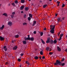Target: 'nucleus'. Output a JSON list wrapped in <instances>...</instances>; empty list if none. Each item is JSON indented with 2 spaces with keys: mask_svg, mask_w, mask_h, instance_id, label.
Instances as JSON below:
<instances>
[{
  "mask_svg": "<svg viewBox=\"0 0 67 67\" xmlns=\"http://www.w3.org/2000/svg\"><path fill=\"white\" fill-rule=\"evenodd\" d=\"M54 64L55 65H62V63L61 62H60L58 60H57L56 62Z\"/></svg>",
  "mask_w": 67,
  "mask_h": 67,
  "instance_id": "f257e3e1",
  "label": "nucleus"
},
{
  "mask_svg": "<svg viewBox=\"0 0 67 67\" xmlns=\"http://www.w3.org/2000/svg\"><path fill=\"white\" fill-rule=\"evenodd\" d=\"M4 51H5V52H6L7 51V48L6 46H4L3 47Z\"/></svg>",
  "mask_w": 67,
  "mask_h": 67,
  "instance_id": "f03ea898",
  "label": "nucleus"
},
{
  "mask_svg": "<svg viewBox=\"0 0 67 67\" xmlns=\"http://www.w3.org/2000/svg\"><path fill=\"white\" fill-rule=\"evenodd\" d=\"M50 32H51V34H53L54 33V28L52 29L50 31Z\"/></svg>",
  "mask_w": 67,
  "mask_h": 67,
  "instance_id": "7ed1b4c3",
  "label": "nucleus"
},
{
  "mask_svg": "<svg viewBox=\"0 0 67 67\" xmlns=\"http://www.w3.org/2000/svg\"><path fill=\"white\" fill-rule=\"evenodd\" d=\"M8 25H9V26H11L12 24V22L11 21H9L8 22Z\"/></svg>",
  "mask_w": 67,
  "mask_h": 67,
  "instance_id": "20e7f679",
  "label": "nucleus"
},
{
  "mask_svg": "<svg viewBox=\"0 0 67 67\" xmlns=\"http://www.w3.org/2000/svg\"><path fill=\"white\" fill-rule=\"evenodd\" d=\"M0 40L1 41H4V37H2L1 36H0Z\"/></svg>",
  "mask_w": 67,
  "mask_h": 67,
  "instance_id": "39448f33",
  "label": "nucleus"
},
{
  "mask_svg": "<svg viewBox=\"0 0 67 67\" xmlns=\"http://www.w3.org/2000/svg\"><path fill=\"white\" fill-rule=\"evenodd\" d=\"M25 41H27V40H30V38H27L26 37L25 38Z\"/></svg>",
  "mask_w": 67,
  "mask_h": 67,
  "instance_id": "423d86ee",
  "label": "nucleus"
},
{
  "mask_svg": "<svg viewBox=\"0 0 67 67\" xmlns=\"http://www.w3.org/2000/svg\"><path fill=\"white\" fill-rule=\"evenodd\" d=\"M57 49L58 51H59V52H60L61 51V49H60V48H59V47L58 46L57 47Z\"/></svg>",
  "mask_w": 67,
  "mask_h": 67,
  "instance_id": "0eeeda50",
  "label": "nucleus"
},
{
  "mask_svg": "<svg viewBox=\"0 0 67 67\" xmlns=\"http://www.w3.org/2000/svg\"><path fill=\"white\" fill-rule=\"evenodd\" d=\"M4 25H3L0 28V29L1 30H2L4 29Z\"/></svg>",
  "mask_w": 67,
  "mask_h": 67,
  "instance_id": "6e6552de",
  "label": "nucleus"
},
{
  "mask_svg": "<svg viewBox=\"0 0 67 67\" xmlns=\"http://www.w3.org/2000/svg\"><path fill=\"white\" fill-rule=\"evenodd\" d=\"M23 24V26H24V25H25V26H27V24L25 22Z\"/></svg>",
  "mask_w": 67,
  "mask_h": 67,
  "instance_id": "1a4fd4ad",
  "label": "nucleus"
},
{
  "mask_svg": "<svg viewBox=\"0 0 67 67\" xmlns=\"http://www.w3.org/2000/svg\"><path fill=\"white\" fill-rule=\"evenodd\" d=\"M18 47L16 46H15L13 48V49L14 50H16L17 49Z\"/></svg>",
  "mask_w": 67,
  "mask_h": 67,
  "instance_id": "9d476101",
  "label": "nucleus"
},
{
  "mask_svg": "<svg viewBox=\"0 0 67 67\" xmlns=\"http://www.w3.org/2000/svg\"><path fill=\"white\" fill-rule=\"evenodd\" d=\"M36 21H34L33 24H32V26H33L34 25H35V24H36Z\"/></svg>",
  "mask_w": 67,
  "mask_h": 67,
  "instance_id": "9b49d317",
  "label": "nucleus"
},
{
  "mask_svg": "<svg viewBox=\"0 0 67 67\" xmlns=\"http://www.w3.org/2000/svg\"><path fill=\"white\" fill-rule=\"evenodd\" d=\"M50 42L51 44H53L54 43V41L53 40H51V41H50Z\"/></svg>",
  "mask_w": 67,
  "mask_h": 67,
  "instance_id": "f8f14e48",
  "label": "nucleus"
},
{
  "mask_svg": "<svg viewBox=\"0 0 67 67\" xmlns=\"http://www.w3.org/2000/svg\"><path fill=\"white\" fill-rule=\"evenodd\" d=\"M23 43L24 44H26V41L25 40L23 41Z\"/></svg>",
  "mask_w": 67,
  "mask_h": 67,
  "instance_id": "ddd939ff",
  "label": "nucleus"
},
{
  "mask_svg": "<svg viewBox=\"0 0 67 67\" xmlns=\"http://www.w3.org/2000/svg\"><path fill=\"white\" fill-rule=\"evenodd\" d=\"M3 15H4V16H7V15H8V14L7 13H4L3 14Z\"/></svg>",
  "mask_w": 67,
  "mask_h": 67,
  "instance_id": "4468645a",
  "label": "nucleus"
},
{
  "mask_svg": "<svg viewBox=\"0 0 67 67\" xmlns=\"http://www.w3.org/2000/svg\"><path fill=\"white\" fill-rule=\"evenodd\" d=\"M41 40L42 42V43H43V44H45V42H44V41H43V40H42V39H41Z\"/></svg>",
  "mask_w": 67,
  "mask_h": 67,
  "instance_id": "2eb2a0df",
  "label": "nucleus"
},
{
  "mask_svg": "<svg viewBox=\"0 0 67 67\" xmlns=\"http://www.w3.org/2000/svg\"><path fill=\"white\" fill-rule=\"evenodd\" d=\"M34 39L33 37L30 38V40H31V41H34Z\"/></svg>",
  "mask_w": 67,
  "mask_h": 67,
  "instance_id": "dca6fc26",
  "label": "nucleus"
},
{
  "mask_svg": "<svg viewBox=\"0 0 67 67\" xmlns=\"http://www.w3.org/2000/svg\"><path fill=\"white\" fill-rule=\"evenodd\" d=\"M15 38H18L19 37V35H15Z\"/></svg>",
  "mask_w": 67,
  "mask_h": 67,
  "instance_id": "f3484780",
  "label": "nucleus"
},
{
  "mask_svg": "<svg viewBox=\"0 0 67 67\" xmlns=\"http://www.w3.org/2000/svg\"><path fill=\"white\" fill-rule=\"evenodd\" d=\"M24 8V6H21L20 7V9L21 10H23V9Z\"/></svg>",
  "mask_w": 67,
  "mask_h": 67,
  "instance_id": "a211bd4d",
  "label": "nucleus"
},
{
  "mask_svg": "<svg viewBox=\"0 0 67 67\" xmlns=\"http://www.w3.org/2000/svg\"><path fill=\"white\" fill-rule=\"evenodd\" d=\"M53 43H54V44H56V43H57V41L56 40H54L53 41Z\"/></svg>",
  "mask_w": 67,
  "mask_h": 67,
  "instance_id": "6ab92c4d",
  "label": "nucleus"
},
{
  "mask_svg": "<svg viewBox=\"0 0 67 67\" xmlns=\"http://www.w3.org/2000/svg\"><path fill=\"white\" fill-rule=\"evenodd\" d=\"M57 3L58 4L57 5V6L58 7L59 6V4H60V2L58 1L57 2Z\"/></svg>",
  "mask_w": 67,
  "mask_h": 67,
  "instance_id": "aec40b11",
  "label": "nucleus"
},
{
  "mask_svg": "<svg viewBox=\"0 0 67 67\" xmlns=\"http://www.w3.org/2000/svg\"><path fill=\"white\" fill-rule=\"evenodd\" d=\"M25 9L26 11H28V10L29 9L28 7H26L25 8Z\"/></svg>",
  "mask_w": 67,
  "mask_h": 67,
  "instance_id": "412c9836",
  "label": "nucleus"
},
{
  "mask_svg": "<svg viewBox=\"0 0 67 67\" xmlns=\"http://www.w3.org/2000/svg\"><path fill=\"white\" fill-rule=\"evenodd\" d=\"M24 2H25L24 0H21V3H24Z\"/></svg>",
  "mask_w": 67,
  "mask_h": 67,
  "instance_id": "4be33fe9",
  "label": "nucleus"
},
{
  "mask_svg": "<svg viewBox=\"0 0 67 67\" xmlns=\"http://www.w3.org/2000/svg\"><path fill=\"white\" fill-rule=\"evenodd\" d=\"M29 15L30 18H32V14H29Z\"/></svg>",
  "mask_w": 67,
  "mask_h": 67,
  "instance_id": "5701e85b",
  "label": "nucleus"
},
{
  "mask_svg": "<svg viewBox=\"0 0 67 67\" xmlns=\"http://www.w3.org/2000/svg\"><path fill=\"white\" fill-rule=\"evenodd\" d=\"M35 59L37 60V59H38V57L37 56H36L35 58Z\"/></svg>",
  "mask_w": 67,
  "mask_h": 67,
  "instance_id": "b1692460",
  "label": "nucleus"
},
{
  "mask_svg": "<svg viewBox=\"0 0 67 67\" xmlns=\"http://www.w3.org/2000/svg\"><path fill=\"white\" fill-rule=\"evenodd\" d=\"M60 18H58L57 19L58 22H59V21H60Z\"/></svg>",
  "mask_w": 67,
  "mask_h": 67,
  "instance_id": "393cba45",
  "label": "nucleus"
},
{
  "mask_svg": "<svg viewBox=\"0 0 67 67\" xmlns=\"http://www.w3.org/2000/svg\"><path fill=\"white\" fill-rule=\"evenodd\" d=\"M49 49V47H47L46 48V50L47 51H48Z\"/></svg>",
  "mask_w": 67,
  "mask_h": 67,
  "instance_id": "a878e982",
  "label": "nucleus"
},
{
  "mask_svg": "<svg viewBox=\"0 0 67 67\" xmlns=\"http://www.w3.org/2000/svg\"><path fill=\"white\" fill-rule=\"evenodd\" d=\"M14 15H11V17L12 18H14Z\"/></svg>",
  "mask_w": 67,
  "mask_h": 67,
  "instance_id": "bb28decb",
  "label": "nucleus"
},
{
  "mask_svg": "<svg viewBox=\"0 0 67 67\" xmlns=\"http://www.w3.org/2000/svg\"><path fill=\"white\" fill-rule=\"evenodd\" d=\"M50 29H53V25H51L50 26Z\"/></svg>",
  "mask_w": 67,
  "mask_h": 67,
  "instance_id": "cd10ccee",
  "label": "nucleus"
},
{
  "mask_svg": "<svg viewBox=\"0 0 67 67\" xmlns=\"http://www.w3.org/2000/svg\"><path fill=\"white\" fill-rule=\"evenodd\" d=\"M31 18H30V17H28V20L29 21H31Z\"/></svg>",
  "mask_w": 67,
  "mask_h": 67,
  "instance_id": "c85d7f7f",
  "label": "nucleus"
},
{
  "mask_svg": "<svg viewBox=\"0 0 67 67\" xmlns=\"http://www.w3.org/2000/svg\"><path fill=\"white\" fill-rule=\"evenodd\" d=\"M47 5V4H45V5H43V7L44 8H45L46 7Z\"/></svg>",
  "mask_w": 67,
  "mask_h": 67,
  "instance_id": "c756f323",
  "label": "nucleus"
},
{
  "mask_svg": "<svg viewBox=\"0 0 67 67\" xmlns=\"http://www.w3.org/2000/svg\"><path fill=\"white\" fill-rule=\"evenodd\" d=\"M15 3L16 4H18V1L16 0L15 2Z\"/></svg>",
  "mask_w": 67,
  "mask_h": 67,
  "instance_id": "7c9ffc66",
  "label": "nucleus"
},
{
  "mask_svg": "<svg viewBox=\"0 0 67 67\" xmlns=\"http://www.w3.org/2000/svg\"><path fill=\"white\" fill-rule=\"evenodd\" d=\"M43 32H41L40 34V36H43Z\"/></svg>",
  "mask_w": 67,
  "mask_h": 67,
  "instance_id": "2f4dec72",
  "label": "nucleus"
},
{
  "mask_svg": "<svg viewBox=\"0 0 67 67\" xmlns=\"http://www.w3.org/2000/svg\"><path fill=\"white\" fill-rule=\"evenodd\" d=\"M46 43H50V41L47 40L46 41Z\"/></svg>",
  "mask_w": 67,
  "mask_h": 67,
  "instance_id": "473e14b6",
  "label": "nucleus"
},
{
  "mask_svg": "<svg viewBox=\"0 0 67 67\" xmlns=\"http://www.w3.org/2000/svg\"><path fill=\"white\" fill-rule=\"evenodd\" d=\"M47 40L49 41H50V40H51V38L50 37H48L47 38Z\"/></svg>",
  "mask_w": 67,
  "mask_h": 67,
  "instance_id": "72a5a7b5",
  "label": "nucleus"
},
{
  "mask_svg": "<svg viewBox=\"0 0 67 67\" xmlns=\"http://www.w3.org/2000/svg\"><path fill=\"white\" fill-rule=\"evenodd\" d=\"M12 5L14 7H15V4H14V3H12Z\"/></svg>",
  "mask_w": 67,
  "mask_h": 67,
  "instance_id": "f704fd0d",
  "label": "nucleus"
},
{
  "mask_svg": "<svg viewBox=\"0 0 67 67\" xmlns=\"http://www.w3.org/2000/svg\"><path fill=\"white\" fill-rule=\"evenodd\" d=\"M40 54L42 55H43V51H41L40 52Z\"/></svg>",
  "mask_w": 67,
  "mask_h": 67,
  "instance_id": "c9c22d12",
  "label": "nucleus"
},
{
  "mask_svg": "<svg viewBox=\"0 0 67 67\" xmlns=\"http://www.w3.org/2000/svg\"><path fill=\"white\" fill-rule=\"evenodd\" d=\"M64 35V34H61L60 35V37H62V36H63Z\"/></svg>",
  "mask_w": 67,
  "mask_h": 67,
  "instance_id": "e433bc0d",
  "label": "nucleus"
},
{
  "mask_svg": "<svg viewBox=\"0 0 67 67\" xmlns=\"http://www.w3.org/2000/svg\"><path fill=\"white\" fill-rule=\"evenodd\" d=\"M26 14H25L24 15V18H26Z\"/></svg>",
  "mask_w": 67,
  "mask_h": 67,
  "instance_id": "4c0bfd02",
  "label": "nucleus"
},
{
  "mask_svg": "<svg viewBox=\"0 0 67 67\" xmlns=\"http://www.w3.org/2000/svg\"><path fill=\"white\" fill-rule=\"evenodd\" d=\"M18 62H21V59L20 58L18 59Z\"/></svg>",
  "mask_w": 67,
  "mask_h": 67,
  "instance_id": "58836bf2",
  "label": "nucleus"
},
{
  "mask_svg": "<svg viewBox=\"0 0 67 67\" xmlns=\"http://www.w3.org/2000/svg\"><path fill=\"white\" fill-rule=\"evenodd\" d=\"M53 53L52 52H50L49 53V55H52L53 54Z\"/></svg>",
  "mask_w": 67,
  "mask_h": 67,
  "instance_id": "ea45409f",
  "label": "nucleus"
},
{
  "mask_svg": "<svg viewBox=\"0 0 67 67\" xmlns=\"http://www.w3.org/2000/svg\"><path fill=\"white\" fill-rule=\"evenodd\" d=\"M61 65L62 66H64V65H65V63H62L61 64Z\"/></svg>",
  "mask_w": 67,
  "mask_h": 67,
  "instance_id": "a19ab883",
  "label": "nucleus"
},
{
  "mask_svg": "<svg viewBox=\"0 0 67 67\" xmlns=\"http://www.w3.org/2000/svg\"><path fill=\"white\" fill-rule=\"evenodd\" d=\"M12 14L13 15H14V14H15V12H12Z\"/></svg>",
  "mask_w": 67,
  "mask_h": 67,
  "instance_id": "79ce46f5",
  "label": "nucleus"
},
{
  "mask_svg": "<svg viewBox=\"0 0 67 67\" xmlns=\"http://www.w3.org/2000/svg\"><path fill=\"white\" fill-rule=\"evenodd\" d=\"M65 7V4H63V5L62 6V7Z\"/></svg>",
  "mask_w": 67,
  "mask_h": 67,
  "instance_id": "37998d69",
  "label": "nucleus"
},
{
  "mask_svg": "<svg viewBox=\"0 0 67 67\" xmlns=\"http://www.w3.org/2000/svg\"><path fill=\"white\" fill-rule=\"evenodd\" d=\"M64 60L65 59H64V58H63L62 59L61 62H63Z\"/></svg>",
  "mask_w": 67,
  "mask_h": 67,
  "instance_id": "c03bdc74",
  "label": "nucleus"
},
{
  "mask_svg": "<svg viewBox=\"0 0 67 67\" xmlns=\"http://www.w3.org/2000/svg\"><path fill=\"white\" fill-rule=\"evenodd\" d=\"M34 34H36V32L35 31L34 32Z\"/></svg>",
  "mask_w": 67,
  "mask_h": 67,
  "instance_id": "a18cd8bd",
  "label": "nucleus"
},
{
  "mask_svg": "<svg viewBox=\"0 0 67 67\" xmlns=\"http://www.w3.org/2000/svg\"><path fill=\"white\" fill-rule=\"evenodd\" d=\"M23 55H24L22 53L20 55L21 56H23Z\"/></svg>",
  "mask_w": 67,
  "mask_h": 67,
  "instance_id": "49530a36",
  "label": "nucleus"
},
{
  "mask_svg": "<svg viewBox=\"0 0 67 67\" xmlns=\"http://www.w3.org/2000/svg\"><path fill=\"white\" fill-rule=\"evenodd\" d=\"M55 25H54L53 26V27L52 29H55Z\"/></svg>",
  "mask_w": 67,
  "mask_h": 67,
  "instance_id": "de8ad7c7",
  "label": "nucleus"
},
{
  "mask_svg": "<svg viewBox=\"0 0 67 67\" xmlns=\"http://www.w3.org/2000/svg\"><path fill=\"white\" fill-rule=\"evenodd\" d=\"M44 31H46V30H47V29H46V28L45 27L44 28Z\"/></svg>",
  "mask_w": 67,
  "mask_h": 67,
  "instance_id": "09e8293b",
  "label": "nucleus"
},
{
  "mask_svg": "<svg viewBox=\"0 0 67 67\" xmlns=\"http://www.w3.org/2000/svg\"><path fill=\"white\" fill-rule=\"evenodd\" d=\"M65 17H63L62 18V19L63 20H64V19H65Z\"/></svg>",
  "mask_w": 67,
  "mask_h": 67,
  "instance_id": "8fccbe9b",
  "label": "nucleus"
},
{
  "mask_svg": "<svg viewBox=\"0 0 67 67\" xmlns=\"http://www.w3.org/2000/svg\"><path fill=\"white\" fill-rule=\"evenodd\" d=\"M42 59H45V57L44 56H43L42 57Z\"/></svg>",
  "mask_w": 67,
  "mask_h": 67,
  "instance_id": "3c124183",
  "label": "nucleus"
},
{
  "mask_svg": "<svg viewBox=\"0 0 67 67\" xmlns=\"http://www.w3.org/2000/svg\"><path fill=\"white\" fill-rule=\"evenodd\" d=\"M60 31L59 32L58 34V36H59V35H60Z\"/></svg>",
  "mask_w": 67,
  "mask_h": 67,
  "instance_id": "603ef678",
  "label": "nucleus"
},
{
  "mask_svg": "<svg viewBox=\"0 0 67 67\" xmlns=\"http://www.w3.org/2000/svg\"><path fill=\"white\" fill-rule=\"evenodd\" d=\"M8 64V62H6L5 63V64H6V65H7V64Z\"/></svg>",
  "mask_w": 67,
  "mask_h": 67,
  "instance_id": "864d4df0",
  "label": "nucleus"
},
{
  "mask_svg": "<svg viewBox=\"0 0 67 67\" xmlns=\"http://www.w3.org/2000/svg\"><path fill=\"white\" fill-rule=\"evenodd\" d=\"M61 38H62L61 37H60L59 40V41H60V40H61Z\"/></svg>",
  "mask_w": 67,
  "mask_h": 67,
  "instance_id": "5fc2aeb1",
  "label": "nucleus"
},
{
  "mask_svg": "<svg viewBox=\"0 0 67 67\" xmlns=\"http://www.w3.org/2000/svg\"><path fill=\"white\" fill-rule=\"evenodd\" d=\"M8 6H10V4L9 3L8 4Z\"/></svg>",
  "mask_w": 67,
  "mask_h": 67,
  "instance_id": "6e6d98bb",
  "label": "nucleus"
},
{
  "mask_svg": "<svg viewBox=\"0 0 67 67\" xmlns=\"http://www.w3.org/2000/svg\"><path fill=\"white\" fill-rule=\"evenodd\" d=\"M30 35H28V38H30Z\"/></svg>",
  "mask_w": 67,
  "mask_h": 67,
  "instance_id": "4d7b16f0",
  "label": "nucleus"
},
{
  "mask_svg": "<svg viewBox=\"0 0 67 67\" xmlns=\"http://www.w3.org/2000/svg\"><path fill=\"white\" fill-rule=\"evenodd\" d=\"M28 62L27 61L26 62V64H27V63H28Z\"/></svg>",
  "mask_w": 67,
  "mask_h": 67,
  "instance_id": "13d9d810",
  "label": "nucleus"
},
{
  "mask_svg": "<svg viewBox=\"0 0 67 67\" xmlns=\"http://www.w3.org/2000/svg\"><path fill=\"white\" fill-rule=\"evenodd\" d=\"M57 15H58V14H55V16H57Z\"/></svg>",
  "mask_w": 67,
  "mask_h": 67,
  "instance_id": "bf43d9fd",
  "label": "nucleus"
},
{
  "mask_svg": "<svg viewBox=\"0 0 67 67\" xmlns=\"http://www.w3.org/2000/svg\"><path fill=\"white\" fill-rule=\"evenodd\" d=\"M21 13H23V11H21Z\"/></svg>",
  "mask_w": 67,
  "mask_h": 67,
  "instance_id": "052dcab7",
  "label": "nucleus"
},
{
  "mask_svg": "<svg viewBox=\"0 0 67 67\" xmlns=\"http://www.w3.org/2000/svg\"><path fill=\"white\" fill-rule=\"evenodd\" d=\"M65 51H66V52H67V49H65Z\"/></svg>",
  "mask_w": 67,
  "mask_h": 67,
  "instance_id": "680f3d73",
  "label": "nucleus"
},
{
  "mask_svg": "<svg viewBox=\"0 0 67 67\" xmlns=\"http://www.w3.org/2000/svg\"><path fill=\"white\" fill-rule=\"evenodd\" d=\"M12 43H14V41L13 40H12Z\"/></svg>",
  "mask_w": 67,
  "mask_h": 67,
  "instance_id": "e2e57ef3",
  "label": "nucleus"
},
{
  "mask_svg": "<svg viewBox=\"0 0 67 67\" xmlns=\"http://www.w3.org/2000/svg\"><path fill=\"white\" fill-rule=\"evenodd\" d=\"M40 2L42 3V1H40Z\"/></svg>",
  "mask_w": 67,
  "mask_h": 67,
  "instance_id": "0e129e2a",
  "label": "nucleus"
},
{
  "mask_svg": "<svg viewBox=\"0 0 67 67\" xmlns=\"http://www.w3.org/2000/svg\"><path fill=\"white\" fill-rule=\"evenodd\" d=\"M39 58H40V59H41V57H39Z\"/></svg>",
  "mask_w": 67,
  "mask_h": 67,
  "instance_id": "69168bd1",
  "label": "nucleus"
},
{
  "mask_svg": "<svg viewBox=\"0 0 67 67\" xmlns=\"http://www.w3.org/2000/svg\"><path fill=\"white\" fill-rule=\"evenodd\" d=\"M27 65H30V64H29V63H27Z\"/></svg>",
  "mask_w": 67,
  "mask_h": 67,
  "instance_id": "338daca9",
  "label": "nucleus"
},
{
  "mask_svg": "<svg viewBox=\"0 0 67 67\" xmlns=\"http://www.w3.org/2000/svg\"><path fill=\"white\" fill-rule=\"evenodd\" d=\"M20 67H21V65H20Z\"/></svg>",
  "mask_w": 67,
  "mask_h": 67,
  "instance_id": "774afa93",
  "label": "nucleus"
}]
</instances>
